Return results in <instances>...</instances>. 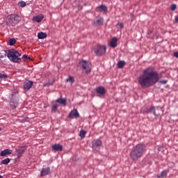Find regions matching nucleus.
<instances>
[{
    "label": "nucleus",
    "instance_id": "nucleus-30",
    "mask_svg": "<svg viewBox=\"0 0 178 178\" xmlns=\"http://www.w3.org/2000/svg\"><path fill=\"white\" fill-rule=\"evenodd\" d=\"M54 83H55V80L51 79L47 83H46V86H52V84H54Z\"/></svg>",
    "mask_w": 178,
    "mask_h": 178
},
{
    "label": "nucleus",
    "instance_id": "nucleus-17",
    "mask_svg": "<svg viewBox=\"0 0 178 178\" xmlns=\"http://www.w3.org/2000/svg\"><path fill=\"white\" fill-rule=\"evenodd\" d=\"M56 102L58 104H60V105H63V106H66V104H67V100H66L65 98H58L56 100Z\"/></svg>",
    "mask_w": 178,
    "mask_h": 178
},
{
    "label": "nucleus",
    "instance_id": "nucleus-27",
    "mask_svg": "<svg viewBox=\"0 0 178 178\" xmlns=\"http://www.w3.org/2000/svg\"><path fill=\"white\" fill-rule=\"evenodd\" d=\"M17 5L19 8H24L26 6V2L21 1L18 2Z\"/></svg>",
    "mask_w": 178,
    "mask_h": 178
},
{
    "label": "nucleus",
    "instance_id": "nucleus-44",
    "mask_svg": "<svg viewBox=\"0 0 178 178\" xmlns=\"http://www.w3.org/2000/svg\"><path fill=\"white\" fill-rule=\"evenodd\" d=\"M1 130H2V129L0 128V131H1Z\"/></svg>",
    "mask_w": 178,
    "mask_h": 178
},
{
    "label": "nucleus",
    "instance_id": "nucleus-7",
    "mask_svg": "<svg viewBox=\"0 0 178 178\" xmlns=\"http://www.w3.org/2000/svg\"><path fill=\"white\" fill-rule=\"evenodd\" d=\"M102 145V142L99 139L93 141L92 148L95 151H99V147Z\"/></svg>",
    "mask_w": 178,
    "mask_h": 178
},
{
    "label": "nucleus",
    "instance_id": "nucleus-43",
    "mask_svg": "<svg viewBox=\"0 0 178 178\" xmlns=\"http://www.w3.org/2000/svg\"><path fill=\"white\" fill-rule=\"evenodd\" d=\"M47 34H45V38H47Z\"/></svg>",
    "mask_w": 178,
    "mask_h": 178
},
{
    "label": "nucleus",
    "instance_id": "nucleus-22",
    "mask_svg": "<svg viewBox=\"0 0 178 178\" xmlns=\"http://www.w3.org/2000/svg\"><path fill=\"white\" fill-rule=\"evenodd\" d=\"M38 38H39V40H44V38H45V33L43 32L38 33Z\"/></svg>",
    "mask_w": 178,
    "mask_h": 178
},
{
    "label": "nucleus",
    "instance_id": "nucleus-15",
    "mask_svg": "<svg viewBox=\"0 0 178 178\" xmlns=\"http://www.w3.org/2000/svg\"><path fill=\"white\" fill-rule=\"evenodd\" d=\"M17 99L12 97L10 102V106L12 109H15L17 106Z\"/></svg>",
    "mask_w": 178,
    "mask_h": 178
},
{
    "label": "nucleus",
    "instance_id": "nucleus-37",
    "mask_svg": "<svg viewBox=\"0 0 178 178\" xmlns=\"http://www.w3.org/2000/svg\"><path fill=\"white\" fill-rule=\"evenodd\" d=\"M159 83H161V84H166V83H168V81L161 80V81H159Z\"/></svg>",
    "mask_w": 178,
    "mask_h": 178
},
{
    "label": "nucleus",
    "instance_id": "nucleus-16",
    "mask_svg": "<svg viewBox=\"0 0 178 178\" xmlns=\"http://www.w3.org/2000/svg\"><path fill=\"white\" fill-rule=\"evenodd\" d=\"M13 152V150L9 149H5L0 153V156H6V155H10Z\"/></svg>",
    "mask_w": 178,
    "mask_h": 178
},
{
    "label": "nucleus",
    "instance_id": "nucleus-2",
    "mask_svg": "<svg viewBox=\"0 0 178 178\" xmlns=\"http://www.w3.org/2000/svg\"><path fill=\"white\" fill-rule=\"evenodd\" d=\"M147 149V147L143 143H138L136 146H134L131 152H130V158L132 161L137 162L139 158H141L144 154H145V151Z\"/></svg>",
    "mask_w": 178,
    "mask_h": 178
},
{
    "label": "nucleus",
    "instance_id": "nucleus-29",
    "mask_svg": "<svg viewBox=\"0 0 178 178\" xmlns=\"http://www.w3.org/2000/svg\"><path fill=\"white\" fill-rule=\"evenodd\" d=\"M58 104H54L51 108L52 112H56V110L58 109Z\"/></svg>",
    "mask_w": 178,
    "mask_h": 178
},
{
    "label": "nucleus",
    "instance_id": "nucleus-34",
    "mask_svg": "<svg viewBox=\"0 0 178 178\" xmlns=\"http://www.w3.org/2000/svg\"><path fill=\"white\" fill-rule=\"evenodd\" d=\"M22 59L29 60V59H30V57H29V56H27V54H24V55L22 56Z\"/></svg>",
    "mask_w": 178,
    "mask_h": 178
},
{
    "label": "nucleus",
    "instance_id": "nucleus-12",
    "mask_svg": "<svg viewBox=\"0 0 178 178\" xmlns=\"http://www.w3.org/2000/svg\"><path fill=\"white\" fill-rule=\"evenodd\" d=\"M96 92L100 95H105V94H106V90L104 86H99L96 88Z\"/></svg>",
    "mask_w": 178,
    "mask_h": 178
},
{
    "label": "nucleus",
    "instance_id": "nucleus-38",
    "mask_svg": "<svg viewBox=\"0 0 178 178\" xmlns=\"http://www.w3.org/2000/svg\"><path fill=\"white\" fill-rule=\"evenodd\" d=\"M45 175H49V168L45 170Z\"/></svg>",
    "mask_w": 178,
    "mask_h": 178
},
{
    "label": "nucleus",
    "instance_id": "nucleus-42",
    "mask_svg": "<svg viewBox=\"0 0 178 178\" xmlns=\"http://www.w3.org/2000/svg\"><path fill=\"white\" fill-rule=\"evenodd\" d=\"M0 178H3V177L2 175H0Z\"/></svg>",
    "mask_w": 178,
    "mask_h": 178
},
{
    "label": "nucleus",
    "instance_id": "nucleus-31",
    "mask_svg": "<svg viewBox=\"0 0 178 178\" xmlns=\"http://www.w3.org/2000/svg\"><path fill=\"white\" fill-rule=\"evenodd\" d=\"M177 6L176 4H172L170 7L171 10H176Z\"/></svg>",
    "mask_w": 178,
    "mask_h": 178
},
{
    "label": "nucleus",
    "instance_id": "nucleus-35",
    "mask_svg": "<svg viewBox=\"0 0 178 178\" xmlns=\"http://www.w3.org/2000/svg\"><path fill=\"white\" fill-rule=\"evenodd\" d=\"M117 26H118L120 27V29H124V26L122 23H118L117 24Z\"/></svg>",
    "mask_w": 178,
    "mask_h": 178
},
{
    "label": "nucleus",
    "instance_id": "nucleus-3",
    "mask_svg": "<svg viewBox=\"0 0 178 178\" xmlns=\"http://www.w3.org/2000/svg\"><path fill=\"white\" fill-rule=\"evenodd\" d=\"M22 54L19 53L15 49L8 50L7 53V57L10 60V62H13L14 63H20L22 62Z\"/></svg>",
    "mask_w": 178,
    "mask_h": 178
},
{
    "label": "nucleus",
    "instance_id": "nucleus-14",
    "mask_svg": "<svg viewBox=\"0 0 178 178\" xmlns=\"http://www.w3.org/2000/svg\"><path fill=\"white\" fill-rule=\"evenodd\" d=\"M118 41H119L118 38H113L110 42V47H111V48H116L118 47Z\"/></svg>",
    "mask_w": 178,
    "mask_h": 178
},
{
    "label": "nucleus",
    "instance_id": "nucleus-40",
    "mask_svg": "<svg viewBox=\"0 0 178 178\" xmlns=\"http://www.w3.org/2000/svg\"><path fill=\"white\" fill-rule=\"evenodd\" d=\"M175 22H176V23H178V15L177 17H175Z\"/></svg>",
    "mask_w": 178,
    "mask_h": 178
},
{
    "label": "nucleus",
    "instance_id": "nucleus-39",
    "mask_svg": "<svg viewBox=\"0 0 178 178\" xmlns=\"http://www.w3.org/2000/svg\"><path fill=\"white\" fill-rule=\"evenodd\" d=\"M174 56H175V58H178V51L174 53Z\"/></svg>",
    "mask_w": 178,
    "mask_h": 178
},
{
    "label": "nucleus",
    "instance_id": "nucleus-5",
    "mask_svg": "<svg viewBox=\"0 0 178 178\" xmlns=\"http://www.w3.org/2000/svg\"><path fill=\"white\" fill-rule=\"evenodd\" d=\"M95 54L98 56H102L106 54V46L97 45L96 49L95 50Z\"/></svg>",
    "mask_w": 178,
    "mask_h": 178
},
{
    "label": "nucleus",
    "instance_id": "nucleus-26",
    "mask_svg": "<svg viewBox=\"0 0 178 178\" xmlns=\"http://www.w3.org/2000/svg\"><path fill=\"white\" fill-rule=\"evenodd\" d=\"M9 45L13 46L16 44V40L15 38H11L8 42Z\"/></svg>",
    "mask_w": 178,
    "mask_h": 178
},
{
    "label": "nucleus",
    "instance_id": "nucleus-36",
    "mask_svg": "<svg viewBox=\"0 0 178 178\" xmlns=\"http://www.w3.org/2000/svg\"><path fill=\"white\" fill-rule=\"evenodd\" d=\"M5 56H6V54H3L0 52V59H3V58H5Z\"/></svg>",
    "mask_w": 178,
    "mask_h": 178
},
{
    "label": "nucleus",
    "instance_id": "nucleus-32",
    "mask_svg": "<svg viewBox=\"0 0 178 178\" xmlns=\"http://www.w3.org/2000/svg\"><path fill=\"white\" fill-rule=\"evenodd\" d=\"M0 79H8V75H6V74L0 73Z\"/></svg>",
    "mask_w": 178,
    "mask_h": 178
},
{
    "label": "nucleus",
    "instance_id": "nucleus-4",
    "mask_svg": "<svg viewBox=\"0 0 178 178\" xmlns=\"http://www.w3.org/2000/svg\"><path fill=\"white\" fill-rule=\"evenodd\" d=\"M79 65L82 66V68L86 71V73L88 74L91 72V63L88 61L83 60L79 62Z\"/></svg>",
    "mask_w": 178,
    "mask_h": 178
},
{
    "label": "nucleus",
    "instance_id": "nucleus-20",
    "mask_svg": "<svg viewBox=\"0 0 178 178\" xmlns=\"http://www.w3.org/2000/svg\"><path fill=\"white\" fill-rule=\"evenodd\" d=\"M168 173H169V170H163L159 175H157L158 178H163L168 176Z\"/></svg>",
    "mask_w": 178,
    "mask_h": 178
},
{
    "label": "nucleus",
    "instance_id": "nucleus-21",
    "mask_svg": "<svg viewBox=\"0 0 178 178\" xmlns=\"http://www.w3.org/2000/svg\"><path fill=\"white\" fill-rule=\"evenodd\" d=\"M124 65H126V62L123 60H120L118 63V66L120 69H123V67H124Z\"/></svg>",
    "mask_w": 178,
    "mask_h": 178
},
{
    "label": "nucleus",
    "instance_id": "nucleus-6",
    "mask_svg": "<svg viewBox=\"0 0 178 178\" xmlns=\"http://www.w3.org/2000/svg\"><path fill=\"white\" fill-rule=\"evenodd\" d=\"M19 22H20V19L17 15L13 14L8 17V23L9 24H17Z\"/></svg>",
    "mask_w": 178,
    "mask_h": 178
},
{
    "label": "nucleus",
    "instance_id": "nucleus-24",
    "mask_svg": "<svg viewBox=\"0 0 178 178\" xmlns=\"http://www.w3.org/2000/svg\"><path fill=\"white\" fill-rule=\"evenodd\" d=\"M86 134H87V131L85 130H81L79 132V136L81 138H84L86 137Z\"/></svg>",
    "mask_w": 178,
    "mask_h": 178
},
{
    "label": "nucleus",
    "instance_id": "nucleus-25",
    "mask_svg": "<svg viewBox=\"0 0 178 178\" xmlns=\"http://www.w3.org/2000/svg\"><path fill=\"white\" fill-rule=\"evenodd\" d=\"M96 24L97 26H102L104 24V18H100L96 21Z\"/></svg>",
    "mask_w": 178,
    "mask_h": 178
},
{
    "label": "nucleus",
    "instance_id": "nucleus-1",
    "mask_svg": "<svg viewBox=\"0 0 178 178\" xmlns=\"http://www.w3.org/2000/svg\"><path fill=\"white\" fill-rule=\"evenodd\" d=\"M159 81V74L154 71V67H149L143 70V74L139 76L138 83L141 87H151Z\"/></svg>",
    "mask_w": 178,
    "mask_h": 178
},
{
    "label": "nucleus",
    "instance_id": "nucleus-41",
    "mask_svg": "<svg viewBox=\"0 0 178 178\" xmlns=\"http://www.w3.org/2000/svg\"><path fill=\"white\" fill-rule=\"evenodd\" d=\"M131 17L132 20H134V15L131 14Z\"/></svg>",
    "mask_w": 178,
    "mask_h": 178
},
{
    "label": "nucleus",
    "instance_id": "nucleus-23",
    "mask_svg": "<svg viewBox=\"0 0 178 178\" xmlns=\"http://www.w3.org/2000/svg\"><path fill=\"white\" fill-rule=\"evenodd\" d=\"M9 162H10V159L7 158L1 161V165H8Z\"/></svg>",
    "mask_w": 178,
    "mask_h": 178
},
{
    "label": "nucleus",
    "instance_id": "nucleus-19",
    "mask_svg": "<svg viewBox=\"0 0 178 178\" xmlns=\"http://www.w3.org/2000/svg\"><path fill=\"white\" fill-rule=\"evenodd\" d=\"M52 149L54 151H62L63 149V146L60 144H55L52 146Z\"/></svg>",
    "mask_w": 178,
    "mask_h": 178
},
{
    "label": "nucleus",
    "instance_id": "nucleus-28",
    "mask_svg": "<svg viewBox=\"0 0 178 178\" xmlns=\"http://www.w3.org/2000/svg\"><path fill=\"white\" fill-rule=\"evenodd\" d=\"M67 81H69L70 83H74V78L73 76H69L67 79Z\"/></svg>",
    "mask_w": 178,
    "mask_h": 178
},
{
    "label": "nucleus",
    "instance_id": "nucleus-33",
    "mask_svg": "<svg viewBox=\"0 0 178 178\" xmlns=\"http://www.w3.org/2000/svg\"><path fill=\"white\" fill-rule=\"evenodd\" d=\"M41 176H45V168H42L40 172Z\"/></svg>",
    "mask_w": 178,
    "mask_h": 178
},
{
    "label": "nucleus",
    "instance_id": "nucleus-13",
    "mask_svg": "<svg viewBox=\"0 0 178 178\" xmlns=\"http://www.w3.org/2000/svg\"><path fill=\"white\" fill-rule=\"evenodd\" d=\"M45 16L44 15H37L34 16L32 19V21L33 23H40L42 21V19H44Z\"/></svg>",
    "mask_w": 178,
    "mask_h": 178
},
{
    "label": "nucleus",
    "instance_id": "nucleus-11",
    "mask_svg": "<svg viewBox=\"0 0 178 178\" xmlns=\"http://www.w3.org/2000/svg\"><path fill=\"white\" fill-rule=\"evenodd\" d=\"M33 81H28L24 83V91H29L31 87H33Z\"/></svg>",
    "mask_w": 178,
    "mask_h": 178
},
{
    "label": "nucleus",
    "instance_id": "nucleus-10",
    "mask_svg": "<svg viewBox=\"0 0 178 178\" xmlns=\"http://www.w3.org/2000/svg\"><path fill=\"white\" fill-rule=\"evenodd\" d=\"M69 116L71 119H74V118H80V114L79 113V111H77V109L74 108L70 111Z\"/></svg>",
    "mask_w": 178,
    "mask_h": 178
},
{
    "label": "nucleus",
    "instance_id": "nucleus-9",
    "mask_svg": "<svg viewBox=\"0 0 178 178\" xmlns=\"http://www.w3.org/2000/svg\"><path fill=\"white\" fill-rule=\"evenodd\" d=\"M150 112L153 113V115H154L156 118L159 116V114L156 113L155 111V107L150 106L149 108H147L145 111H143V113H150Z\"/></svg>",
    "mask_w": 178,
    "mask_h": 178
},
{
    "label": "nucleus",
    "instance_id": "nucleus-18",
    "mask_svg": "<svg viewBox=\"0 0 178 178\" xmlns=\"http://www.w3.org/2000/svg\"><path fill=\"white\" fill-rule=\"evenodd\" d=\"M97 9L99 12H104V13L108 12V7H106V6L105 5L99 6L98 7H97Z\"/></svg>",
    "mask_w": 178,
    "mask_h": 178
},
{
    "label": "nucleus",
    "instance_id": "nucleus-8",
    "mask_svg": "<svg viewBox=\"0 0 178 178\" xmlns=\"http://www.w3.org/2000/svg\"><path fill=\"white\" fill-rule=\"evenodd\" d=\"M26 145L25 146H21L19 147V149H16V154H17V158H21L22 155H23V154H24V152L26 151Z\"/></svg>",
    "mask_w": 178,
    "mask_h": 178
}]
</instances>
